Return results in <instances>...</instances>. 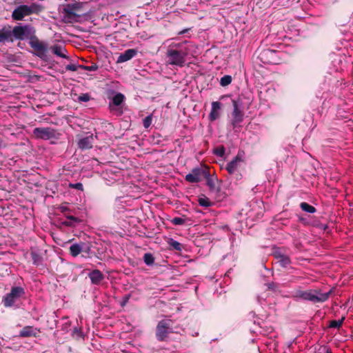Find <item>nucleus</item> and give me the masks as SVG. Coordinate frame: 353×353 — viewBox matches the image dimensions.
Here are the masks:
<instances>
[{
	"mask_svg": "<svg viewBox=\"0 0 353 353\" xmlns=\"http://www.w3.org/2000/svg\"><path fill=\"white\" fill-rule=\"evenodd\" d=\"M39 330L32 326H25L19 332V336L21 337H37Z\"/></svg>",
	"mask_w": 353,
	"mask_h": 353,
	"instance_id": "nucleus-13",
	"label": "nucleus"
},
{
	"mask_svg": "<svg viewBox=\"0 0 353 353\" xmlns=\"http://www.w3.org/2000/svg\"><path fill=\"white\" fill-rule=\"evenodd\" d=\"M83 68L85 70H88V66H84Z\"/></svg>",
	"mask_w": 353,
	"mask_h": 353,
	"instance_id": "nucleus-41",
	"label": "nucleus"
},
{
	"mask_svg": "<svg viewBox=\"0 0 353 353\" xmlns=\"http://www.w3.org/2000/svg\"><path fill=\"white\" fill-rule=\"evenodd\" d=\"M83 251L82 246L79 244H72L70 247V253L72 256H78Z\"/></svg>",
	"mask_w": 353,
	"mask_h": 353,
	"instance_id": "nucleus-19",
	"label": "nucleus"
},
{
	"mask_svg": "<svg viewBox=\"0 0 353 353\" xmlns=\"http://www.w3.org/2000/svg\"><path fill=\"white\" fill-rule=\"evenodd\" d=\"M168 244L175 250L181 251L182 250V245L173 239H169Z\"/></svg>",
	"mask_w": 353,
	"mask_h": 353,
	"instance_id": "nucleus-23",
	"label": "nucleus"
},
{
	"mask_svg": "<svg viewBox=\"0 0 353 353\" xmlns=\"http://www.w3.org/2000/svg\"><path fill=\"white\" fill-rule=\"evenodd\" d=\"M43 7L37 3H32L30 6L21 5L17 7L12 13V18L16 21H21L25 17L32 14H38L41 12Z\"/></svg>",
	"mask_w": 353,
	"mask_h": 353,
	"instance_id": "nucleus-4",
	"label": "nucleus"
},
{
	"mask_svg": "<svg viewBox=\"0 0 353 353\" xmlns=\"http://www.w3.org/2000/svg\"><path fill=\"white\" fill-rule=\"evenodd\" d=\"M81 5H83V3H75L73 5L68 4L63 9L65 17L70 19H75L77 17H79L80 14L77 13V10Z\"/></svg>",
	"mask_w": 353,
	"mask_h": 353,
	"instance_id": "nucleus-10",
	"label": "nucleus"
},
{
	"mask_svg": "<svg viewBox=\"0 0 353 353\" xmlns=\"http://www.w3.org/2000/svg\"><path fill=\"white\" fill-rule=\"evenodd\" d=\"M70 219H72V220H75V219L74 217H72V216H70Z\"/></svg>",
	"mask_w": 353,
	"mask_h": 353,
	"instance_id": "nucleus-42",
	"label": "nucleus"
},
{
	"mask_svg": "<svg viewBox=\"0 0 353 353\" xmlns=\"http://www.w3.org/2000/svg\"><path fill=\"white\" fill-rule=\"evenodd\" d=\"M30 254L34 264L38 265L41 261V256L38 253L32 252Z\"/></svg>",
	"mask_w": 353,
	"mask_h": 353,
	"instance_id": "nucleus-28",
	"label": "nucleus"
},
{
	"mask_svg": "<svg viewBox=\"0 0 353 353\" xmlns=\"http://www.w3.org/2000/svg\"><path fill=\"white\" fill-rule=\"evenodd\" d=\"M344 319H345V318L343 317L340 320H337V321L333 320V321H330V327L339 328L341 326V325L343 324Z\"/></svg>",
	"mask_w": 353,
	"mask_h": 353,
	"instance_id": "nucleus-27",
	"label": "nucleus"
},
{
	"mask_svg": "<svg viewBox=\"0 0 353 353\" xmlns=\"http://www.w3.org/2000/svg\"><path fill=\"white\" fill-rule=\"evenodd\" d=\"M300 206L301 208L306 212L314 213L316 212L315 208L307 203L303 202L301 203Z\"/></svg>",
	"mask_w": 353,
	"mask_h": 353,
	"instance_id": "nucleus-21",
	"label": "nucleus"
},
{
	"mask_svg": "<svg viewBox=\"0 0 353 353\" xmlns=\"http://www.w3.org/2000/svg\"><path fill=\"white\" fill-rule=\"evenodd\" d=\"M152 114L147 116L143 119V126L145 128H149L150 126L151 123H152Z\"/></svg>",
	"mask_w": 353,
	"mask_h": 353,
	"instance_id": "nucleus-29",
	"label": "nucleus"
},
{
	"mask_svg": "<svg viewBox=\"0 0 353 353\" xmlns=\"http://www.w3.org/2000/svg\"><path fill=\"white\" fill-rule=\"evenodd\" d=\"M30 39L29 44L30 47L35 51V54L39 57L43 59L48 51V45L46 43L40 41L34 34L28 36Z\"/></svg>",
	"mask_w": 353,
	"mask_h": 353,
	"instance_id": "nucleus-7",
	"label": "nucleus"
},
{
	"mask_svg": "<svg viewBox=\"0 0 353 353\" xmlns=\"http://www.w3.org/2000/svg\"><path fill=\"white\" fill-rule=\"evenodd\" d=\"M33 34H35V30L30 25L16 26L14 28L10 25L4 26L0 29V43H13L14 39L23 41Z\"/></svg>",
	"mask_w": 353,
	"mask_h": 353,
	"instance_id": "nucleus-2",
	"label": "nucleus"
},
{
	"mask_svg": "<svg viewBox=\"0 0 353 353\" xmlns=\"http://www.w3.org/2000/svg\"><path fill=\"white\" fill-rule=\"evenodd\" d=\"M242 162V159L238 154L232 161L227 164L226 170L230 174H233L239 166L240 163Z\"/></svg>",
	"mask_w": 353,
	"mask_h": 353,
	"instance_id": "nucleus-14",
	"label": "nucleus"
},
{
	"mask_svg": "<svg viewBox=\"0 0 353 353\" xmlns=\"http://www.w3.org/2000/svg\"><path fill=\"white\" fill-rule=\"evenodd\" d=\"M185 32H186V30H183V31L180 32L179 34H182L185 33Z\"/></svg>",
	"mask_w": 353,
	"mask_h": 353,
	"instance_id": "nucleus-40",
	"label": "nucleus"
},
{
	"mask_svg": "<svg viewBox=\"0 0 353 353\" xmlns=\"http://www.w3.org/2000/svg\"><path fill=\"white\" fill-rule=\"evenodd\" d=\"M125 97L121 93L116 94L112 98V104L114 105H120L124 101Z\"/></svg>",
	"mask_w": 353,
	"mask_h": 353,
	"instance_id": "nucleus-20",
	"label": "nucleus"
},
{
	"mask_svg": "<svg viewBox=\"0 0 353 353\" xmlns=\"http://www.w3.org/2000/svg\"><path fill=\"white\" fill-rule=\"evenodd\" d=\"M79 101L87 102L88 101V93H85L79 97Z\"/></svg>",
	"mask_w": 353,
	"mask_h": 353,
	"instance_id": "nucleus-34",
	"label": "nucleus"
},
{
	"mask_svg": "<svg viewBox=\"0 0 353 353\" xmlns=\"http://www.w3.org/2000/svg\"><path fill=\"white\" fill-rule=\"evenodd\" d=\"M137 54V50L135 49H128L121 53L117 58V63H123L132 59Z\"/></svg>",
	"mask_w": 353,
	"mask_h": 353,
	"instance_id": "nucleus-12",
	"label": "nucleus"
},
{
	"mask_svg": "<svg viewBox=\"0 0 353 353\" xmlns=\"http://www.w3.org/2000/svg\"><path fill=\"white\" fill-rule=\"evenodd\" d=\"M90 279L92 283L99 284L103 279V276L100 271L94 270L90 273Z\"/></svg>",
	"mask_w": 353,
	"mask_h": 353,
	"instance_id": "nucleus-18",
	"label": "nucleus"
},
{
	"mask_svg": "<svg viewBox=\"0 0 353 353\" xmlns=\"http://www.w3.org/2000/svg\"><path fill=\"white\" fill-rule=\"evenodd\" d=\"M331 293V290L327 292H321L318 290H303L297 289L292 292V296L297 300L307 301L316 303L326 301Z\"/></svg>",
	"mask_w": 353,
	"mask_h": 353,
	"instance_id": "nucleus-3",
	"label": "nucleus"
},
{
	"mask_svg": "<svg viewBox=\"0 0 353 353\" xmlns=\"http://www.w3.org/2000/svg\"><path fill=\"white\" fill-rule=\"evenodd\" d=\"M3 145V141L0 139V148L2 147Z\"/></svg>",
	"mask_w": 353,
	"mask_h": 353,
	"instance_id": "nucleus-39",
	"label": "nucleus"
},
{
	"mask_svg": "<svg viewBox=\"0 0 353 353\" xmlns=\"http://www.w3.org/2000/svg\"><path fill=\"white\" fill-rule=\"evenodd\" d=\"M25 290L20 286L12 287L9 293L2 298V303L5 307H12L16 305L20 298L25 295Z\"/></svg>",
	"mask_w": 353,
	"mask_h": 353,
	"instance_id": "nucleus-5",
	"label": "nucleus"
},
{
	"mask_svg": "<svg viewBox=\"0 0 353 353\" xmlns=\"http://www.w3.org/2000/svg\"><path fill=\"white\" fill-rule=\"evenodd\" d=\"M198 202L201 206L203 207H210L212 205V203L210 201V199L203 196L199 198Z\"/></svg>",
	"mask_w": 353,
	"mask_h": 353,
	"instance_id": "nucleus-22",
	"label": "nucleus"
},
{
	"mask_svg": "<svg viewBox=\"0 0 353 353\" xmlns=\"http://www.w3.org/2000/svg\"><path fill=\"white\" fill-rule=\"evenodd\" d=\"M70 187L77 189V190H83V185L81 183H77L74 184H70Z\"/></svg>",
	"mask_w": 353,
	"mask_h": 353,
	"instance_id": "nucleus-33",
	"label": "nucleus"
},
{
	"mask_svg": "<svg viewBox=\"0 0 353 353\" xmlns=\"http://www.w3.org/2000/svg\"><path fill=\"white\" fill-rule=\"evenodd\" d=\"M144 263L148 265H152L154 262V258L150 253H145L143 256Z\"/></svg>",
	"mask_w": 353,
	"mask_h": 353,
	"instance_id": "nucleus-24",
	"label": "nucleus"
},
{
	"mask_svg": "<svg viewBox=\"0 0 353 353\" xmlns=\"http://www.w3.org/2000/svg\"><path fill=\"white\" fill-rule=\"evenodd\" d=\"M97 68V67L95 65H92L90 66V71L96 70Z\"/></svg>",
	"mask_w": 353,
	"mask_h": 353,
	"instance_id": "nucleus-37",
	"label": "nucleus"
},
{
	"mask_svg": "<svg viewBox=\"0 0 353 353\" xmlns=\"http://www.w3.org/2000/svg\"><path fill=\"white\" fill-rule=\"evenodd\" d=\"M33 135L36 139L43 140L59 139L60 133L50 127L36 128L33 130Z\"/></svg>",
	"mask_w": 353,
	"mask_h": 353,
	"instance_id": "nucleus-6",
	"label": "nucleus"
},
{
	"mask_svg": "<svg viewBox=\"0 0 353 353\" xmlns=\"http://www.w3.org/2000/svg\"><path fill=\"white\" fill-rule=\"evenodd\" d=\"M274 256L280 265L283 268L287 267L291 263L290 258L287 255L283 254L280 252H276L274 254Z\"/></svg>",
	"mask_w": 353,
	"mask_h": 353,
	"instance_id": "nucleus-17",
	"label": "nucleus"
},
{
	"mask_svg": "<svg viewBox=\"0 0 353 353\" xmlns=\"http://www.w3.org/2000/svg\"><path fill=\"white\" fill-rule=\"evenodd\" d=\"M172 223L175 225H182L184 223V220L180 217H175L173 219Z\"/></svg>",
	"mask_w": 353,
	"mask_h": 353,
	"instance_id": "nucleus-32",
	"label": "nucleus"
},
{
	"mask_svg": "<svg viewBox=\"0 0 353 353\" xmlns=\"http://www.w3.org/2000/svg\"><path fill=\"white\" fill-rule=\"evenodd\" d=\"M205 172L200 169H194L192 172L185 176V180L190 183H197L201 180L202 175Z\"/></svg>",
	"mask_w": 353,
	"mask_h": 353,
	"instance_id": "nucleus-11",
	"label": "nucleus"
},
{
	"mask_svg": "<svg viewBox=\"0 0 353 353\" xmlns=\"http://www.w3.org/2000/svg\"><path fill=\"white\" fill-rule=\"evenodd\" d=\"M50 49L54 54L62 58L68 59V57L65 54L67 50L63 46L61 45H54L50 47Z\"/></svg>",
	"mask_w": 353,
	"mask_h": 353,
	"instance_id": "nucleus-16",
	"label": "nucleus"
},
{
	"mask_svg": "<svg viewBox=\"0 0 353 353\" xmlns=\"http://www.w3.org/2000/svg\"><path fill=\"white\" fill-rule=\"evenodd\" d=\"M62 224L65 226H71L72 225L71 221H63V222H62Z\"/></svg>",
	"mask_w": 353,
	"mask_h": 353,
	"instance_id": "nucleus-36",
	"label": "nucleus"
},
{
	"mask_svg": "<svg viewBox=\"0 0 353 353\" xmlns=\"http://www.w3.org/2000/svg\"><path fill=\"white\" fill-rule=\"evenodd\" d=\"M232 82V77L230 75H225L221 77L220 83L222 86H227Z\"/></svg>",
	"mask_w": 353,
	"mask_h": 353,
	"instance_id": "nucleus-26",
	"label": "nucleus"
},
{
	"mask_svg": "<svg viewBox=\"0 0 353 353\" xmlns=\"http://www.w3.org/2000/svg\"><path fill=\"white\" fill-rule=\"evenodd\" d=\"M81 121H79V122L78 123V125H79V126H81L82 128H86V127H84V126H83V125H84V124H85V122H83V123L81 124Z\"/></svg>",
	"mask_w": 353,
	"mask_h": 353,
	"instance_id": "nucleus-38",
	"label": "nucleus"
},
{
	"mask_svg": "<svg viewBox=\"0 0 353 353\" xmlns=\"http://www.w3.org/2000/svg\"><path fill=\"white\" fill-rule=\"evenodd\" d=\"M172 322L170 319L161 320L157 326L156 335L159 341H163L172 330Z\"/></svg>",
	"mask_w": 353,
	"mask_h": 353,
	"instance_id": "nucleus-8",
	"label": "nucleus"
},
{
	"mask_svg": "<svg viewBox=\"0 0 353 353\" xmlns=\"http://www.w3.org/2000/svg\"><path fill=\"white\" fill-rule=\"evenodd\" d=\"M221 104L219 101H214L212 103L211 112L210 113V119L211 121H215L219 116V111L221 109Z\"/></svg>",
	"mask_w": 353,
	"mask_h": 353,
	"instance_id": "nucleus-15",
	"label": "nucleus"
},
{
	"mask_svg": "<svg viewBox=\"0 0 353 353\" xmlns=\"http://www.w3.org/2000/svg\"><path fill=\"white\" fill-rule=\"evenodd\" d=\"M78 146L82 150L88 148V137L79 139Z\"/></svg>",
	"mask_w": 353,
	"mask_h": 353,
	"instance_id": "nucleus-25",
	"label": "nucleus"
},
{
	"mask_svg": "<svg viewBox=\"0 0 353 353\" xmlns=\"http://www.w3.org/2000/svg\"><path fill=\"white\" fill-rule=\"evenodd\" d=\"M215 154L219 157H223L225 154V150L223 147L216 148L214 151Z\"/></svg>",
	"mask_w": 353,
	"mask_h": 353,
	"instance_id": "nucleus-31",
	"label": "nucleus"
},
{
	"mask_svg": "<svg viewBox=\"0 0 353 353\" xmlns=\"http://www.w3.org/2000/svg\"><path fill=\"white\" fill-rule=\"evenodd\" d=\"M234 110L232 113V121L231 123L233 128H236L240 125V123L243 120V113L239 108L238 103L236 101H232Z\"/></svg>",
	"mask_w": 353,
	"mask_h": 353,
	"instance_id": "nucleus-9",
	"label": "nucleus"
},
{
	"mask_svg": "<svg viewBox=\"0 0 353 353\" xmlns=\"http://www.w3.org/2000/svg\"><path fill=\"white\" fill-rule=\"evenodd\" d=\"M274 52L273 51H271L270 50H265L263 52V54L265 55V56H268L269 54H273Z\"/></svg>",
	"mask_w": 353,
	"mask_h": 353,
	"instance_id": "nucleus-35",
	"label": "nucleus"
},
{
	"mask_svg": "<svg viewBox=\"0 0 353 353\" xmlns=\"http://www.w3.org/2000/svg\"><path fill=\"white\" fill-rule=\"evenodd\" d=\"M78 68H81V66L74 63L68 64L65 66L66 70L69 71H77Z\"/></svg>",
	"mask_w": 353,
	"mask_h": 353,
	"instance_id": "nucleus-30",
	"label": "nucleus"
},
{
	"mask_svg": "<svg viewBox=\"0 0 353 353\" xmlns=\"http://www.w3.org/2000/svg\"><path fill=\"white\" fill-rule=\"evenodd\" d=\"M191 46V43L187 41L181 42L172 41L166 48V64L180 68L183 67L186 62V58L190 54Z\"/></svg>",
	"mask_w": 353,
	"mask_h": 353,
	"instance_id": "nucleus-1",
	"label": "nucleus"
}]
</instances>
